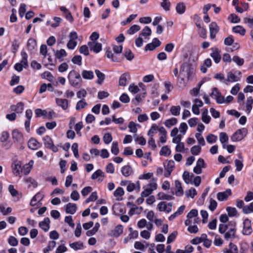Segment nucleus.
<instances>
[{
  "instance_id": "obj_1",
  "label": "nucleus",
  "mask_w": 253,
  "mask_h": 253,
  "mask_svg": "<svg viewBox=\"0 0 253 253\" xmlns=\"http://www.w3.org/2000/svg\"><path fill=\"white\" fill-rule=\"evenodd\" d=\"M68 79L72 86L77 88H79L82 86L83 81L81 75L75 70H72L69 73Z\"/></svg>"
},
{
  "instance_id": "obj_2",
  "label": "nucleus",
  "mask_w": 253,
  "mask_h": 253,
  "mask_svg": "<svg viewBox=\"0 0 253 253\" xmlns=\"http://www.w3.org/2000/svg\"><path fill=\"white\" fill-rule=\"evenodd\" d=\"M194 71V70L191 64L187 62L183 63L181 66L179 72L181 80L184 81L185 78L188 80Z\"/></svg>"
},
{
  "instance_id": "obj_3",
  "label": "nucleus",
  "mask_w": 253,
  "mask_h": 253,
  "mask_svg": "<svg viewBox=\"0 0 253 253\" xmlns=\"http://www.w3.org/2000/svg\"><path fill=\"white\" fill-rule=\"evenodd\" d=\"M247 133V129L245 128L238 129L231 136L233 141H239L242 140Z\"/></svg>"
},
{
  "instance_id": "obj_4",
  "label": "nucleus",
  "mask_w": 253,
  "mask_h": 253,
  "mask_svg": "<svg viewBox=\"0 0 253 253\" xmlns=\"http://www.w3.org/2000/svg\"><path fill=\"white\" fill-rule=\"evenodd\" d=\"M12 173L15 176H20L21 172H23L22 163L17 160L13 161L11 164Z\"/></svg>"
},
{
  "instance_id": "obj_5",
  "label": "nucleus",
  "mask_w": 253,
  "mask_h": 253,
  "mask_svg": "<svg viewBox=\"0 0 253 253\" xmlns=\"http://www.w3.org/2000/svg\"><path fill=\"white\" fill-rule=\"evenodd\" d=\"M252 231L251 221L248 218H246L243 222V233L244 235H249L252 233Z\"/></svg>"
},
{
  "instance_id": "obj_6",
  "label": "nucleus",
  "mask_w": 253,
  "mask_h": 253,
  "mask_svg": "<svg viewBox=\"0 0 253 253\" xmlns=\"http://www.w3.org/2000/svg\"><path fill=\"white\" fill-rule=\"evenodd\" d=\"M210 38L215 39L216 34L218 32L219 28L215 22H212L209 25Z\"/></svg>"
},
{
  "instance_id": "obj_7",
  "label": "nucleus",
  "mask_w": 253,
  "mask_h": 253,
  "mask_svg": "<svg viewBox=\"0 0 253 253\" xmlns=\"http://www.w3.org/2000/svg\"><path fill=\"white\" fill-rule=\"evenodd\" d=\"M12 138L14 142L22 144L24 138L22 134L17 130H14L12 132Z\"/></svg>"
},
{
  "instance_id": "obj_8",
  "label": "nucleus",
  "mask_w": 253,
  "mask_h": 253,
  "mask_svg": "<svg viewBox=\"0 0 253 253\" xmlns=\"http://www.w3.org/2000/svg\"><path fill=\"white\" fill-rule=\"evenodd\" d=\"M88 45L90 50L93 51L95 53H98L102 49V44L99 42H89L88 43Z\"/></svg>"
},
{
  "instance_id": "obj_9",
  "label": "nucleus",
  "mask_w": 253,
  "mask_h": 253,
  "mask_svg": "<svg viewBox=\"0 0 253 253\" xmlns=\"http://www.w3.org/2000/svg\"><path fill=\"white\" fill-rule=\"evenodd\" d=\"M211 49L212 52L211 53V56L216 63H219L221 59L220 51L217 47L212 48Z\"/></svg>"
},
{
  "instance_id": "obj_10",
  "label": "nucleus",
  "mask_w": 253,
  "mask_h": 253,
  "mask_svg": "<svg viewBox=\"0 0 253 253\" xmlns=\"http://www.w3.org/2000/svg\"><path fill=\"white\" fill-rule=\"evenodd\" d=\"M123 232V227L122 225H117L113 230H111L108 235L111 237H119Z\"/></svg>"
},
{
  "instance_id": "obj_11",
  "label": "nucleus",
  "mask_w": 253,
  "mask_h": 253,
  "mask_svg": "<svg viewBox=\"0 0 253 253\" xmlns=\"http://www.w3.org/2000/svg\"><path fill=\"white\" fill-rule=\"evenodd\" d=\"M231 193V189H228L223 192H218L217 194V198L220 201L226 200Z\"/></svg>"
},
{
  "instance_id": "obj_12",
  "label": "nucleus",
  "mask_w": 253,
  "mask_h": 253,
  "mask_svg": "<svg viewBox=\"0 0 253 253\" xmlns=\"http://www.w3.org/2000/svg\"><path fill=\"white\" fill-rule=\"evenodd\" d=\"M105 50L106 56L108 58L111 59L113 62H119L121 61V59L119 58L116 55H114L110 47H106Z\"/></svg>"
},
{
  "instance_id": "obj_13",
  "label": "nucleus",
  "mask_w": 253,
  "mask_h": 253,
  "mask_svg": "<svg viewBox=\"0 0 253 253\" xmlns=\"http://www.w3.org/2000/svg\"><path fill=\"white\" fill-rule=\"evenodd\" d=\"M50 221L48 217H46L44 220L39 223V226L45 232H47L50 227Z\"/></svg>"
},
{
  "instance_id": "obj_14",
  "label": "nucleus",
  "mask_w": 253,
  "mask_h": 253,
  "mask_svg": "<svg viewBox=\"0 0 253 253\" xmlns=\"http://www.w3.org/2000/svg\"><path fill=\"white\" fill-rule=\"evenodd\" d=\"M77 210V207L76 204L69 203L66 206V212L71 214H74Z\"/></svg>"
},
{
  "instance_id": "obj_15",
  "label": "nucleus",
  "mask_w": 253,
  "mask_h": 253,
  "mask_svg": "<svg viewBox=\"0 0 253 253\" xmlns=\"http://www.w3.org/2000/svg\"><path fill=\"white\" fill-rule=\"evenodd\" d=\"M44 198V195L41 192H38L32 199L30 205L32 206L36 205L37 202L41 201Z\"/></svg>"
},
{
  "instance_id": "obj_16",
  "label": "nucleus",
  "mask_w": 253,
  "mask_h": 253,
  "mask_svg": "<svg viewBox=\"0 0 253 253\" xmlns=\"http://www.w3.org/2000/svg\"><path fill=\"white\" fill-rule=\"evenodd\" d=\"M174 167V162L173 161H169L168 162L167 166L165 168V171L164 173V175L166 177H168L170 176L171 171H172V169Z\"/></svg>"
},
{
  "instance_id": "obj_17",
  "label": "nucleus",
  "mask_w": 253,
  "mask_h": 253,
  "mask_svg": "<svg viewBox=\"0 0 253 253\" xmlns=\"http://www.w3.org/2000/svg\"><path fill=\"white\" fill-rule=\"evenodd\" d=\"M56 103L64 110L68 107V101L66 99L56 98Z\"/></svg>"
},
{
  "instance_id": "obj_18",
  "label": "nucleus",
  "mask_w": 253,
  "mask_h": 253,
  "mask_svg": "<svg viewBox=\"0 0 253 253\" xmlns=\"http://www.w3.org/2000/svg\"><path fill=\"white\" fill-rule=\"evenodd\" d=\"M172 195H168L163 192H159L158 195V199L160 200H173L174 197H173V192H171Z\"/></svg>"
},
{
  "instance_id": "obj_19",
  "label": "nucleus",
  "mask_w": 253,
  "mask_h": 253,
  "mask_svg": "<svg viewBox=\"0 0 253 253\" xmlns=\"http://www.w3.org/2000/svg\"><path fill=\"white\" fill-rule=\"evenodd\" d=\"M175 186L176 189L175 195L177 196H182L183 194V190L181 186V182L179 180H176L175 181Z\"/></svg>"
},
{
  "instance_id": "obj_20",
  "label": "nucleus",
  "mask_w": 253,
  "mask_h": 253,
  "mask_svg": "<svg viewBox=\"0 0 253 253\" xmlns=\"http://www.w3.org/2000/svg\"><path fill=\"white\" fill-rule=\"evenodd\" d=\"M27 46L29 51L34 50L37 46L36 40L33 38H30L28 41Z\"/></svg>"
},
{
  "instance_id": "obj_21",
  "label": "nucleus",
  "mask_w": 253,
  "mask_h": 253,
  "mask_svg": "<svg viewBox=\"0 0 253 253\" xmlns=\"http://www.w3.org/2000/svg\"><path fill=\"white\" fill-rule=\"evenodd\" d=\"M132 172V169L129 165L125 166L122 169V173L126 177L129 176Z\"/></svg>"
},
{
  "instance_id": "obj_22",
  "label": "nucleus",
  "mask_w": 253,
  "mask_h": 253,
  "mask_svg": "<svg viewBox=\"0 0 253 253\" xmlns=\"http://www.w3.org/2000/svg\"><path fill=\"white\" fill-rule=\"evenodd\" d=\"M24 103L20 102L17 104L16 106L13 105L11 106V109L12 111L16 112L17 113H21L23 110Z\"/></svg>"
},
{
  "instance_id": "obj_23",
  "label": "nucleus",
  "mask_w": 253,
  "mask_h": 253,
  "mask_svg": "<svg viewBox=\"0 0 253 253\" xmlns=\"http://www.w3.org/2000/svg\"><path fill=\"white\" fill-rule=\"evenodd\" d=\"M208 110L207 109H204L202 113V120L206 124H209L211 121V117L208 115Z\"/></svg>"
},
{
  "instance_id": "obj_24",
  "label": "nucleus",
  "mask_w": 253,
  "mask_h": 253,
  "mask_svg": "<svg viewBox=\"0 0 253 253\" xmlns=\"http://www.w3.org/2000/svg\"><path fill=\"white\" fill-rule=\"evenodd\" d=\"M185 10L186 5L183 2H179L177 4L176 6V11L178 14H182L184 13Z\"/></svg>"
},
{
  "instance_id": "obj_25",
  "label": "nucleus",
  "mask_w": 253,
  "mask_h": 253,
  "mask_svg": "<svg viewBox=\"0 0 253 253\" xmlns=\"http://www.w3.org/2000/svg\"><path fill=\"white\" fill-rule=\"evenodd\" d=\"M95 73L98 78L96 83L99 84H101L105 80V75L98 70H95Z\"/></svg>"
},
{
  "instance_id": "obj_26",
  "label": "nucleus",
  "mask_w": 253,
  "mask_h": 253,
  "mask_svg": "<svg viewBox=\"0 0 253 253\" xmlns=\"http://www.w3.org/2000/svg\"><path fill=\"white\" fill-rule=\"evenodd\" d=\"M83 78L86 80H92L94 78V74L91 71L83 70L82 72Z\"/></svg>"
},
{
  "instance_id": "obj_27",
  "label": "nucleus",
  "mask_w": 253,
  "mask_h": 253,
  "mask_svg": "<svg viewBox=\"0 0 253 253\" xmlns=\"http://www.w3.org/2000/svg\"><path fill=\"white\" fill-rule=\"evenodd\" d=\"M183 178L185 183L187 184L189 183V182H191L193 178L194 177V175L193 174H192L191 175H190V173L187 171H185L183 173Z\"/></svg>"
},
{
  "instance_id": "obj_28",
  "label": "nucleus",
  "mask_w": 253,
  "mask_h": 253,
  "mask_svg": "<svg viewBox=\"0 0 253 253\" xmlns=\"http://www.w3.org/2000/svg\"><path fill=\"white\" fill-rule=\"evenodd\" d=\"M232 31L236 33L240 34L242 36H244L246 33V30L242 26L238 25L232 28Z\"/></svg>"
},
{
  "instance_id": "obj_29",
  "label": "nucleus",
  "mask_w": 253,
  "mask_h": 253,
  "mask_svg": "<svg viewBox=\"0 0 253 253\" xmlns=\"http://www.w3.org/2000/svg\"><path fill=\"white\" fill-rule=\"evenodd\" d=\"M38 142L34 138L29 140L28 143V147L31 149L35 150L38 147Z\"/></svg>"
},
{
  "instance_id": "obj_30",
  "label": "nucleus",
  "mask_w": 253,
  "mask_h": 253,
  "mask_svg": "<svg viewBox=\"0 0 253 253\" xmlns=\"http://www.w3.org/2000/svg\"><path fill=\"white\" fill-rule=\"evenodd\" d=\"M69 246L71 248L76 251L81 250L84 248L83 243L81 242H76L71 243Z\"/></svg>"
},
{
  "instance_id": "obj_31",
  "label": "nucleus",
  "mask_w": 253,
  "mask_h": 253,
  "mask_svg": "<svg viewBox=\"0 0 253 253\" xmlns=\"http://www.w3.org/2000/svg\"><path fill=\"white\" fill-rule=\"evenodd\" d=\"M177 123V119L175 118H172L166 120L164 122V124L167 127L169 128L171 126L176 125Z\"/></svg>"
},
{
  "instance_id": "obj_32",
  "label": "nucleus",
  "mask_w": 253,
  "mask_h": 253,
  "mask_svg": "<svg viewBox=\"0 0 253 253\" xmlns=\"http://www.w3.org/2000/svg\"><path fill=\"white\" fill-rule=\"evenodd\" d=\"M236 229L235 228H231L228 232L225 233L224 238L228 240L231 237H235Z\"/></svg>"
},
{
  "instance_id": "obj_33",
  "label": "nucleus",
  "mask_w": 253,
  "mask_h": 253,
  "mask_svg": "<svg viewBox=\"0 0 253 253\" xmlns=\"http://www.w3.org/2000/svg\"><path fill=\"white\" fill-rule=\"evenodd\" d=\"M44 144L47 148H49L53 146V142L52 139L48 136L46 135L43 137Z\"/></svg>"
},
{
  "instance_id": "obj_34",
  "label": "nucleus",
  "mask_w": 253,
  "mask_h": 253,
  "mask_svg": "<svg viewBox=\"0 0 253 253\" xmlns=\"http://www.w3.org/2000/svg\"><path fill=\"white\" fill-rule=\"evenodd\" d=\"M100 227V224L98 222L95 223L94 227L92 229L88 230L86 232V235L87 236H91L95 234L98 230Z\"/></svg>"
},
{
  "instance_id": "obj_35",
  "label": "nucleus",
  "mask_w": 253,
  "mask_h": 253,
  "mask_svg": "<svg viewBox=\"0 0 253 253\" xmlns=\"http://www.w3.org/2000/svg\"><path fill=\"white\" fill-rule=\"evenodd\" d=\"M127 74L124 73L120 78L119 84L121 86H126L127 83Z\"/></svg>"
},
{
  "instance_id": "obj_36",
  "label": "nucleus",
  "mask_w": 253,
  "mask_h": 253,
  "mask_svg": "<svg viewBox=\"0 0 253 253\" xmlns=\"http://www.w3.org/2000/svg\"><path fill=\"white\" fill-rule=\"evenodd\" d=\"M180 107L179 106H172L170 109V112L172 115L178 116L180 114Z\"/></svg>"
},
{
  "instance_id": "obj_37",
  "label": "nucleus",
  "mask_w": 253,
  "mask_h": 253,
  "mask_svg": "<svg viewBox=\"0 0 253 253\" xmlns=\"http://www.w3.org/2000/svg\"><path fill=\"white\" fill-rule=\"evenodd\" d=\"M158 130V126L156 124H154L152 126L151 128L148 131V135L151 137H153L154 134L157 132Z\"/></svg>"
},
{
  "instance_id": "obj_38",
  "label": "nucleus",
  "mask_w": 253,
  "mask_h": 253,
  "mask_svg": "<svg viewBox=\"0 0 253 253\" xmlns=\"http://www.w3.org/2000/svg\"><path fill=\"white\" fill-rule=\"evenodd\" d=\"M124 56L129 61H131L134 58V54L129 49H126Z\"/></svg>"
},
{
  "instance_id": "obj_39",
  "label": "nucleus",
  "mask_w": 253,
  "mask_h": 253,
  "mask_svg": "<svg viewBox=\"0 0 253 253\" xmlns=\"http://www.w3.org/2000/svg\"><path fill=\"white\" fill-rule=\"evenodd\" d=\"M140 29V27L139 25H133L129 28L127 32L128 34L132 35L139 31Z\"/></svg>"
},
{
  "instance_id": "obj_40",
  "label": "nucleus",
  "mask_w": 253,
  "mask_h": 253,
  "mask_svg": "<svg viewBox=\"0 0 253 253\" xmlns=\"http://www.w3.org/2000/svg\"><path fill=\"white\" fill-rule=\"evenodd\" d=\"M55 56L56 58L60 59L63 57L66 56L67 53L64 49H61L56 51Z\"/></svg>"
},
{
  "instance_id": "obj_41",
  "label": "nucleus",
  "mask_w": 253,
  "mask_h": 253,
  "mask_svg": "<svg viewBox=\"0 0 253 253\" xmlns=\"http://www.w3.org/2000/svg\"><path fill=\"white\" fill-rule=\"evenodd\" d=\"M226 211L228 215L230 217L235 216L237 214V211L235 208L228 207L226 208Z\"/></svg>"
},
{
  "instance_id": "obj_42",
  "label": "nucleus",
  "mask_w": 253,
  "mask_h": 253,
  "mask_svg": "<svg viewBox=\"0 0 253 253\" xmlns=\"http://www.w3.org/2000/svg\"><path fill=\"white\" fill-rule=\"evenodd\" d=\"M21 55L22 56V58L20 63H22L23 65L24 68H26L28 66L27 62V54L25 52H22Z\"/></svg>"
},
{
  "instance_id": "obj_43",
  "label": "nucleus",
  "mask_w": 253,
  "mask_h": 253,
  "mask_svg": "<svg viewBox=\"0 0 253 253\" xmlns=\"http://www.w3.org/2000/svg\"><path fill=\"white\" fill-rule=\"evenodd\" d=\"M185 194L187 197L193 198L197 195V191L194 188H191L188 190L186 191Z\"/></svg>"
},
{
  "instance_id": "obj_44",
  "label": "nucleus",
  "mask_w": 253,
  "mask_h": 253,
  "mask_svg": "<svg viewBox=\"0 0 253 253\" xmlns=\"http://www.w3.org/2000/svg\"><path fill=\"white\" fill-rule=\"evenodd\" d=\"M51 87L50 91H52L53 90V88L51 84H42L40 87L39 92L40 93H42L45 92L47 87Z\"/></svg>"
},
{
  "instance_id": "obj_45",
  "label": "nucleus",
  "mask_w": 253,
  "mask_h": 253,
  "mask_svg": "<svg viewBox=\"0 0 253 253\" xmlns=\"http://www.w3.org/2000/svg\"><path fill=\"white\" fill-rule=\"evenodd\" d=\"M36 117H40L43 116L44 117H46L47 111L45 110H42L41 109H37L35 111Z\"/></svg>"
},
{
  "instance_id": "obj_46",
  "label": "nucleus",
  "mask_w": 253,
  "mask_h": 253,
  "mask_svg": "<svg viewBox=\"0 0 253 253\" xmlns=\"http://www.w3.org/2000/svg\"><path fill=\"white\" fill-rule=\"evenodd\" d=\"M170 150L168 146H163L160 152V154L162 156L169 155L170 154Z\"/></svg>"
},
{
  "instance_id": "obj_47",
  "label": "nucleus",
  "mask_w": 253,
  "mask_h": 253,
  "mask_svg": "<svg viewBox=\"0 0 253 253\" xmlns=\"http://www.w3.org/2000/svg\"><path fill=\"white\" fill-rule=\"evenodd\" d=\"M87 105V103L84 101V99H82L78 101L77 103L76 109L77 110H81L84 108Z\"/></svg>"
},
{
  "instance_id": "obj_48",
  "label": "nucleus",
  "mask_w": 253,
  "mask_h": 253,
  "mask_svg": "<svg viewBox=\"0 0 253 253\" xmlns=\"http://www.w3.org/2000/svg\"><path fill=\"white\" fill-rule=\"evenodd\" d=\"M243 211L246 214L253 212V202L250 205L244 206L243 209Z\"/></svg>"
},
{
  "instance_id": "obj_49",
  "label": "nucleus",
  "mask_w": 253,
  "mask_h": 253,
  "mask_svg": "<svg viewBox=\"0 0 253 253\" xmlns=\"http://www.w3.org/2000/svg\"><path fill=\"white\" fill-rule=\"evenodd\" d=\"M239 80V78L235 76L232 72H229L227 74V81L231 82H236Z\"/></svg>"
},
{
  "instance_id": "obj_50",
  "label": "nucleus",
  "mask_w": 253,
  "mask_h": 253,
  "mask_svg": "<svg viewBox=\"0 0 253 253\" xmlns=\"http://www.w3.org/2000/svg\"><path fill=\"white\" fill-rule=\"evenodd\" d=\"M111 152L117 155L119 153V149L118 148V144L117 142H113L112 144Z\"/></svg>"
},
{
  "instance_id": "obj_51",
  "label": "nucleus",
  "mask_w": 253,
  "mask_h": 253,
  "mask_svg": "<svg viewBox=\"0 0 253 253\" xmlns=\"http://www.w3.org/2000/svg\"><path fill=\"white\" fill-rule=\"evenodd\" d=\"M228 19L230 20L231 22L234 23H237L240 21V18L235 14H231Z\"/></svg>"
},
{
  "instance_id": "obj_52",
  "label": "nucleus",
  "mask_w": 253,
  "mask_h": 253,
  "mask_svg": "<svg viewBox=\"0 0 253 253\" xmlns=\"http://www.w3.org/2000/svg\"><path fill=\"white\" fill-rule=\"evenodd\" d=\"M99 176H104V172L101 169H97L95 172H94L91 175V178L92 179H96Z\"/></svg>"
},
{
  "instance_id": "obj_53",
  "label": "nucleus",
  "mask_w": 253,
  "mask_h": 253,
  "mask_svg": "<svg viewBox=\"0 0 253 253\" xmlns=\"http://www.w3.org/2000/svg\"><path fill=\"white\" fill-rule=\"evenodd\" d=\"M201 151V147L198 145H195L191 148V152L194 155H198Z\"/></svg>"
},
{
  "instance_id": "obj_54",
  "label": "nucleus",
  "mask_w": 253,
  "mask_h": 253,
  "mask_svg": "<svg viewBox=\"0 0 253 253\" xmlns=\"http://www.w3.org/2000/svg\"><path fill=\"white\" fill-rule=\"evenodd\" d=\"M82 56L81 55H75L72 59V62L75 64L81 65L82 64Z\"/></svg>"
},
{
  "instance_id": "obj_55",
  "label": "nucleus",
  "mask_w": 253,
  "mask_h": 253,
  "mask_svg": "<svg viewBox=\"0 0 253 253\" xmlns=\"http://www.w3.org/2000/svg\"><path fill=\"white\" fill-rule=\"evenodd\" d=\"M233 61L235 62L238 65L242 66L244 64V60L243 58H240L238 56H234L233 57Z\"/></svg>"
},
{
  "instance_id": "obj_56",
  "label": "nucleus",
  "mask_w": 253,
  "mask_h": 253,
  "mask_svg": "<svg viewBox=\"0 0 253 253\" xmlns=\"http://www.w3.org/2000/svg\"><path fill=\"white\" fill-rule=\"evenodd\" d=\"M151 32H152L151 29L148 26H145V28L143 29L142 32L140 34V35L144 37L149 36L151 35Z\"/></svg>"
},
{
  "instance_id": "obj_57",
  "label": "nucleus",
  "mask_w": 253,
  "mask_h": 253,
  "mask_svg": "<svg viewBox=\"0 0 253 253\" xmlns=\"http://www.w3.org/2000/svg\"><path fill=\"white\" fill-rule=\"evenodd\" d=\"M120 100L124 103H127L129 102L130 99L129 96L126 93H123L119 98Z\"/></svg>"
},
{
  "instance_id": "obj_58",
  "label": "nucleus",
  "mask_w": 253,
  "mask_h": 253,
  "mask_svg": "<svg viewBox=\"0 0 253 253\" xmlns=\"http://www.w3.org/2000/svg\"><path fill=\"white\" fill-rule=\"evenodd\" d=\"M177 235V231H174L173 232L171 233L168 237L167 239V243L170 244L171 242H172L175 239L176 237V236Z\"/></svg>"
},
{
  "instance_id": "obj_59",
  "label": "nucleus",
  "mask_w": 253,
  "mask_h": 253,
  "mask_svg": "<svg viewBox=\"0 0 253 253\" xmlns=\"http://www.w3.org/2000/svg\"><path fill=\"white\" fill-rule=\"evenodd\" d=\"M98 197L97 195L96 192H93L91 193V194L89 196V197L87 198L85 200L86 203H89L90 202L94 201L97 200Z\"/></svg>"
},
{
  "instance_id": "obj_60",
  "label": "nucleus",
  "mask_w": 253,
  "mask_h": 253,
  "mask_svg": "<svg viewBox=\"0 0 253 253\" xmlns=\"http://www.w3.org/2000/svg\"><path fill=\"white\" fill-rule=\"evenodd\" d=\"M219 139L221 143L223 144L228 140V137L225 132H221L219 134Z\"/></svg>"
},
{
  "instance_id": "obj_61",
  "label": "nucleus",
  "mask_w": 253,
  "mask_h": 253,
  "mask_svg": "<svg viewBox=\"0 0 253 253\" xmlns=\"http://www.w3.org/2000/svg\"><path fill=\"white\" fill-rule=\"evenodd\" d=\"M8 243L12 246H16L18 245L17 239L14 236H10L8 240Z\"/></svg>"
},
{
  "instance_id": "obj_62",
  "label": "nucleus",
  "mask_w": 253,
  "mask_h": 253,
  "mask_svg": "<svg viewBox=\"0 0 253 253\" xmlns=\"http://www.w3.org/2000/svg\"><path fill=\"white\" fill-rule=\"evenodd\" d=\"M103 139L105 144H109L112 141V137L110 133H105Z\"/></svg>"
},
{
  "instance_id": "obj_63",
  "label": "nucleus",
  "mask_w": 253,
  "mask_h": 253,
  "mask_svg": "<svg viewBox=\"0 0 253 253\" xmlns=\"http://www.w3.org/2000/svg\"><path fill=\"white\" fill-rule=\"evenodd\" d=\"M79 51L81 53L84 54V55H88L89 54L88 48L87 45H82L79 49Z\"/></svg>"
},
{
  "instance_id": "obj_64",
  "label": "nucleus",
  "mask_w": 253,
  "mask_h": 253,
  "mask_svg": "<svg viewBox=\"0 0 253 253\" xmlns=\"http://www.w3.org/2000/svg\"><path fill=\"white\" fill-rule=\"evenodd\" d=\"M128 90L131 92L135 94L140 90V89L138 88V86L135 85L134 84H131L129 86Z\"/></svg>"
}]
</instances>
